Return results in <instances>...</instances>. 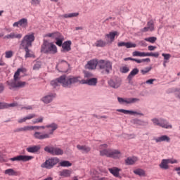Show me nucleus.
<instances>
[{
    "label": "nucleus",
    "mask_w": 180,
    "mask_h": 180,
    "mask_svg": "<svg viewBox=\"0 0 180 180\" xmlns=\"http://www.w3.org/2000/svg\"><path fill=\"white\" fill-rule=\"evenodd\" d=\"M33 127L36 130H40V129L45 130L44 132L35 131L33 134L34 139L37 140H46V139H51L54 131L58 129V125L56 123H52L46 126H33Z\"/></svg>",
    "instance_id": "nucleus-1"
},
{
    "label": "nucleus",
    "mask_w": 180,
    "mask_h": 180,
    "mask_svg": "<svg viewBox=\"0 0 180 180\" xmlns=\"http://www.w3.org/2000/svg\"><path fill=\"white\" fill-rule=\"evenodd\" d=\"M98 150L101 157H107L108 158H113L114 160L122 158V152L120 150L108 148V144L106 143L100 145Z\"/></svg>",
    "instance_id": "nucleus-2"
},
{
    "label": "nucleus",
    "mask_w": 180,
    "mask_h": 180,
    "mask_svg": "<svg viewBox=\"0 0 180 180\" xmlns=\"http://www.w3.org/2000/svg\"><path fill=\"white\" fill-rule=\"evenodd\" d=\"M71 78H73V76H60L56 80H52L51 85L53 86V88H56V86H60V84L65 88H71V85L74 84V83L71 82Z\"/></svg>",
    "instance_id": "nucleus-3"
},
{
    "label": "nucleus",
    "mask_w": 180,
    "mask_h": 180,
    "mask_svg": "<svg viewBox=\"0 0 180 180\" xmlns=\"http://www.w3.org/2000/svg\"><path fill=\"white\" fill-rule=\"evenodd\" d=\"M70 82L73 84H81L82 85H89L90 86H96L98 84V78L91 77L87 79H82L80 76H73V77L70 78Z\"/></svg>",
    "instance_id": "nucleus-4"
},
{
    "label": "nucleus",
    "mask_w": 180,
    "mask_h": 180,
    "mask_svg": "<svg viewBox=\"0 0 180 180\" xmlns=\"http://www.w3.org/2000/svg\"><path fill=\"white\" fill-rule=\"evenodd\" d=\"M57 46L53 42L44 41V43L41 46V53H44V54H57Z\"/></svg>",
    "instance_id": "nucleus-5"
},
{
    "label": "nucleus",
    "mask_w": 180,
    "mask_h": 180,
    "mask_svg": "<svg viewBox=\"0 0 180 180\" xmlns=\"http://www.w3.org/2000/svg\"><path fill=\"white\" fill-rule=\"evenodd\" d=\"M33 41H34V34L32 33L25 35L20 44V49L24 50L25 49H29V47H32Z\"/></svg>",
    "instance_id": "nucleus-6"
},
{
    "label": "nucleus",
    "mask_w": 180,
    "mask_h": 180,
    "mask_svg": "<svg viewBox=\"0 0 180 180\" xmlns=\"http://www.w3.org/2000/svg\"><path fill=\"white\" fill-rule=\"evenodd\" d=\"M98 67L100 70H103L106 74H109L112 71V62L106 60H100L98 61Z\"/></svg>",
    "instance_id": "nucleus-7"
},
{
    "label": "nucleus",
    "mask_w": 180,
    "mask_h": 180,
    "mask_svg": "<svg viewBox=\"0 0 180 180\" xmlns=\"http://www.w3.org/2000/svg\"><path fill=\"white\" fill-rule=\"evenodd\" d=\"M60 162V159L58 158H53L46 160L44 163L41 164V168H46V169H51L54 165Z\"/></svg>",
    "instance_id": "nucleus-8"
},
{
    "label": "nucleus",
    "mask_w": 180,
    "mask_h": 180,
    "mask_svg": "<svg viewBox=\"0 0 180 180\" xmlns=\"http://www.w3.org/2000/svg\"><path fill=\"white\" fill-rule=\"evenodd\" d=\"M44 151L49 153L51 155H63L64 150L60 148L48 146L44 148Z\"/></svg>",
    "instance_id": "nucleus-9"
},
{
    "label": "nucleus",
    "mask_w": 180,
    "mask_h": 180,
    "mask_svg": "<svg viewBox=\"0 0 180 180\" xmlns=\"http://www.w3.org/2000/svg\"><path fill=\"white\" fill-rule=\"evenodd\" d=\"M152 122L155 126H159L160 127H162L163 129H172V125L169 124L167 120L164 119H152Z\"/></svg>",
    "instance_id": "nucleus-10"
},
{
    "label": "nucleus",
    "mask_w": 180,
    "mask_h": 180,
    "mask_svg": "<svg viewBox=\"0 0 180 180\" xmlns=\"http://www.w3.org/2000/svg\"><path fill=\"white\" fill-rule=\"evenodd\" d=\"M178 160L175 159H163L161 163L159 165L160 168L162 169H168L169 166L168 164H177Z\"/></svg>",
    "instance_id": "nucleus-11"
},
{
    "label": "nucleus",
    "mask_w": 180,
    "mask_h": 180,
    "mask_svg": "<svg viewBox=\"0 0 180 180\" xmlns=\"http://www.w3.org/2000/svg\"><path fill=\"white\" fill-rule=\"evenodd\" d=\"M7 82V85L9 86V89H15V88H23L26 85V82Z\"/></svg>",
    "instance_id": "nucleus-12"
},
{
    "label": "nucleus",
    "mask_w": 180,
    "mask_h": 180,
    "mask_svg": "<svg viewBox=\"0 0 180 180\" xmlns=\"http://www.w3.org/2000/svg\"><path fill=\"white\" fill-rule=\"evenodd\" d=\"M33 156L20 155L14 158H10V161H23V162H26L27 161L33 160Z\"/></svg>",
    "instance_id": "nucleus-13"
},
{
    "label": "nucleus",
    "mask_w": 180,
    "mask_h": 180,
    "mask_svg": "<svg viewBox=\"0 0 180 180\" xmlns=\"http://www.w3.org/2000/svg\"><path fill=\"white\" fill-rule=\"evenodd\" d=\"M117 101L119 103H127V104H130V103H136V102H139L140 99L136 98H123L118 97Z\"/></svg>",
    "instance_id": "nucleus-14"
},
{
    "label": "nucleus",
    "mask_w": 180,
    "mask_h": 180,
    "mask_svg": "<svg viewBox=\"0 0 180 180\" xmlns=\"http://www.w3.org/2000/svg\"><path fill=\"white\" fill-rule=\"evenodd\" d=\"M60 68L62 72H68V68H70V64L65 60H61L58 63L57 66Z\"/></svg>",
    "instance_id": "nucleus-15"
},
{
    "label": "nucleus",
    "mask_w": 180,
    "mask_h": 180,
    "mask_svg": "<svg viewBox=\"0 0 180 180\" xmlns=\"http://www.w3.org/2000/svg\"><path fill=\"white\" fill-rule=\"evenodd\" d=\"M108 84L111 88H114L115 89H117L122 84V82L120 81V79L116 78V79H110L108 82Z\"/></svg>",
    "instance_id": "nucleus-16"
},
{
    "label": "nucleus",
    "mask_w": 180,
    "mask_h": 180,
    "mask_svg": "<svg viewBox=\"0 0 180 180\" xmlns=\"http://www.w3.org/2000/svg\"><path fill=\"white\" fill-rule=\"evenodd\" d=\"M108 171L115 178H120V171H122V169H120L119 167H113L111 168H108Z\"/></svg>",
    "instance_id": "nucleus-17"
},
{
    "label": "nucleus",
    "mask_w": 180,
    "mask_h": 180,
    "mask_svg": "<svg viewBox=\"0 0 180 180\" xmlns=\"http://www.w3.org/2000/svg\"><path fill=\"white\" fill-rule=\"evenodd\" d=\"M135 61V63H137V64H141V63H150L151 60L149 58H145V59H136L132 58H124V61Z\"/></svg>",
    "instance_id": "nucleus-18"
},
{
    "label": "nucleus",
    "mask_w": 180,
    "mask_h": 180,
    "mask_svg": "<svg viewBox=\"0 0 180 180\" xmlns=\"http://www.w3.org/2000/svg\"><path fill=\"white\" fill-rule=\"evenodd\" d=\"M13 26V27H19V26H20L21 27H27V19L22 18L18 22H14Z\"/></svg>",
    "instance_id": "nucleus-19"
},
{
    "label": "nucleus",
    "mask_w": 180,
    "mask_h": 180,
    "mask_svg": "<svg viewBox=\"0 0 180 180\" xmlns=\"http://www.w3.org/2000/svg\"><path fill=\"white\" fill-rule=\"evenodd\" d=\"M71 41H66L62 44V53H68L71 51Z\"/></svg>",
    "instance_id": "nucleus-20"
},
{
    "label": "nucleus",
    "mask_w": 180,
    "mask_h": 180,
    "mask_svg": "<svg viewBox=\"0 0 180 180\" xmlns=\"http://www.w3.org/2000/svg\"><path fill=\"white\" fill-rule=\"evenodd\" d=\"M118 47H126L127 49H134L137 47V45L136 44H133L131 42H118L117 43Z\"/></svg>",
    "instance_id": "nucleus-21"
},
{
    "label": "nucleus",
    "mask_w": 180,
    "mask_h": 180,
    "mask_svg": "<svg viewBox=\"0 0 180 180\" xmlns=\"http://www.w3.org/2000/svg\"><path fill=\"white\" fill-rule=\"evenodd\" d=\"M98 63L99 62L96 60H91L87 63L86 68H87V70H95L98 65Z\"/></svg>",
    "instance_id": "nucleus-22"
},
{
    "label": "nucleus",
    "mask_w": 180,
    "mask_h": 180,
    "mask_svg": "<svg viewBox=\"0 0 180 180\" xmlns=\"http://www.w3.org/2000/svg\"><path fill=\"white\" fill-rule=\"evenodd\" d=\"M54 98H56V94H49V95L43 97L41 98V101H42V102H44V103H46L47 105V104L50 103L51 102H52L53 99H54Z\"/></svg>",
    "instance_id": "nucleus-23"
},
{
    "label": "nucleus",
    "mask_w": 180,
    "mask_h": 180,
    "mask_svg": "<svg viewBox=\"0 0 180 180\" xmlns=\"http://www.w3.org/2000/svg\"><path fill=\"white\" fill-rule=\"evenodd\" d=\"M141 32H154V21L150 20L147 22V27L141 30Z\"/></svg>",
    "instance_id": "nucleus-24"
},
{
    "label": "nucleus",
    "mask_w": 180,
    "mask_h": 180,
    "mask_svg": "<svg viewBox=\"0 0 180 180\" xmlns=\"http://www.w3.org/2000/svg\"><path fill=\"white\" fill-rule=\"evenodd\" d=\"M34 130L33 126H25L23 127L17 128L14 130V133H20L21 131H30Z\"/></svg>",
    "instance_id": "nucleus-25"
},
{
    "label": "nucleus",
    "mask_w": 180,
    "mask_h": 180,
    "mask_svg": "<svg viewBox=\"0 0 180 180\" xmlns=\"http://www.w3.org/2000/svg\"><path fill=\"white\" fill-rule=\"evenodd\" d=\"M22 34H19V33H17V32H11L7 35H6L4 37V39H18L20 40V39L21 37H22Z\"/></svg>",
    "instance_id": "nucleus-26"
},
{
    "label": "nucleus",
    "mask_w": 180,
    "mask_h": 180,
    "mask_svg": "<svg viewBox=\"0 0 180 180\" xmlns=\"http://www.w3.org/2000/svg\"><path fill=\"white\" fill-rule=\"evenodd\" d=\"M139 161V158L136 156L134 157H129L125 160V164L127 165H134Z\"/></svg>",
    "instance_id": "nucleus-27"
},
{
    "label": "nucleus",
    "mask_w": 180,
    "mask_h": 180,
    "mask_svg": "<svg viewBox=\"0 0 180 180\" xmlns=\"http://www.w3.org/2000/svg\"><path fill=\"white\" fill-rule=\"evenodd\" d=\"M77 148L81 151L83 154H88L91 151V148L86 146L77 145Z\"/></svg>",
    "instance_id": "nucleus-28"
},
{
    "label": "nucleus",
    "mask_w": 180,
    "mask_h": 180,
    "mask_svg": "<svg viewBox=\"0 0 180 180\" xmlns=\"http://www.w3.org/2000/svg\"><path fill=\"white\" fill-rule=\"evenodd\" d=\"M116 36H118L117 31L111 32L109 34H105V39H108L110 43H112V41H115V37H116Z\"/></svg>",
    "instance_id": "nucleus-29"
},
{
    "label": "nucleus",
    "mask_w": 180,
    "mask_h": 180,
    "mask_svg": "<svg viewBox=\"0 0 180 180\" xmlns=\"http://www.w3.org/2000/svg\"><path fill=\"white\" fill-rule=\"evenodd\" d=\"M34 117H36L35 114H30L26 117H24L23 118L19 119L18 120V123H25V122H27V120H31V119H34Z\"/></svg>",
    "instance_id": "nucleus-30"
},
{
    "label": "nucleus",
    "mask_w": 180,
    "mask_h": 180,
    "mask_svg": "<svg viewBox=\"0 0 180 180\" xmlns=\"http://www.w3.org/2000/svg\"><path fill=\"white\" fill-rule=\"evenodd\" d=\"M155 141H156V143H161L162 141H166L167 143H169V141H171V139L168 137V136L167 135H163L162 136L155 139Z\"/></svg>",
    "instance_id": "nucleus-31"
},
{
    "label": "nucleus",
    "mask_w": 180,
    "mask_h": 180,
    "mask_svg": "<svg viewBox=\"0 0 180 180\" xmlns=\"http://www.w3.org/2000/svg\"><path fill=\"white\" fill-rule=\"evenodd\" d=\"M117 112H120L121 113H124V115H141V113L136 111L127 110L124 109H118L117 110Z\"/></svg>",
    "instance_id": "nucleus-32"
},
{
    "label": "nucleus",
    "mask_w": 180,
    "mask_h": 180,
    "mask_svg": "<svg viewBox=\"0 0 180 180\" xmlns=\"http://www.w3.org/2000/svg\"><path fill=\"white\" fill-rule=\"evenodd\" d=\"M60 176H63L64 178H68V176H71V170L70 169H63L59 172Z\"/></svg>",
    "instance_id": "nucleus-33"
},
{
    "label": "nucleus",
    "mask_w": 180,
    "mask_h": 180,
    "mask_svg": "<svg viewBox=\"0 0 180 180\" xmlns=\"http://www.w3.org/2000/svg\"><path fill=\"white\" fill-rule=\"evenodd\" d=\"M39 150H40V146L39 145L30 146L27 148V151L28 153H37V151H39Z\"/></svg>",
    "instance_id": "nucleus-34"
},
{
    "label": "nucleus",
    "mask_w": 180,
    "mask_h": 180,
    "mask_svg": "<svg viewBox=\"0 0 180 180\" xmlns=\"http://www.w3.org/2000/svg\"><path fill=\"white\" fill-rule=\"evenodd\" d=\"M26 71L25 68H19L14 74V81H17L19 79V77L20 76V72H25Z\"/></svg>",
    "instance_id": "nucleus-35"
},
{
    "label": "nucleus",
    "mask_w": 180,
    "mask_h": 180,
    "mask_svg": "<svg viewBox=\"0 0 180 180\" xmlns=\"http://www.w3.org/2000/svg\"><path fill=\"white\" fill-rule=\"evenodd\" d=\"M139 70L137 68L133 69L127 77V79H129V81H131V79H133V77L139 74Z\"/></svg>",
    "instance_id": "nucleus-36"
},
{
    "label": "nucleus",
    "mask_w": 180,
    "mask_h": 180,
    "mask_svg": "<svg viewBox=\"0 0 180 180\" xmlns=\"http://www.w3.org/2000/svg\"><path fill=\"white\" fill-rule=\"evenodd\" d=\"M93 46L96 47H105L106 46V42L102 39L97 40Z\"/></svg>",
    "instance_id": "nucleus-37"
},
{
    "label": "nucleus",
    "mask_w": 180,
    "mask_h": 180,
    "mask_svg": "<svg viewBox=\"0 0 180 180\" xmlns=\"http://www.w3.org/2000/svg\"><path fill=\"white\" fill-rule=\"evenodd\" d=\"M134 174H135V175H139V176H146V172L142 169H134Z\"/></svg>",
    "instance_id": "nucleus-38"
},
{
    "label": "nucleus",
    "mask_w": 180,
    "mask_h": 180,
    "mask_svg": "<svg viewBox=\"0 0 180 180\" xmlns=\"http://www.w3.org/2000/svg\"><path fill=\"white\" fill-rule=\"evenodd\" d=\"M133 57H146V52L135 51L132 53Z\"/></svg>",
    "instance_id": "nucleus-39"
},
{
    "label": "nucleus",
    "mask_w": 180,
    "mask_h": 180,
    "mask_svg": "<svg viewBox=\"0 0 180 180\" xmlns=\"http://www.w3.org/2000/svg\"><path fill=\"white\" fill-rule=\"evenodd\" d=\"M160 56V53L158 52L153 53V52H145V57H155L158 58Z\"/></svg>",
    "instance_id": "nucleus-40"
},
{
    "label": "nucleus",
    "mask_w": 180,
    "mask_h": 180,
    "mask_svg": "<svg viewBox=\"0 0 180 180\" xmlns=\"http://www.w3.org/2000/svg\"><path fill=\"white\" fill-rule=\"evenodd\" d=\"M60 167H71L72 163L70 162L68 160H63L59 163Z\"/></svg>",
    "instance_id": "nucleus-41"
},
{
    "label": "nucleus",
    "mask_w": 180,
    "mask_h": 180,
    "mask_svg": "<svg viewBox=\"0 0 180 180\" xmlns=\"http://www.w3.org/2000/svg\"><path fill=\"white\" fill-rule=\"evenodd\" d=\"M4 174L6 175H9L10 176H12L16 174V172H15L13 169H7L5 170Z\"/></svg>",
    "instance_id": "nucleus-42"
},
{
    "label": "nucleus",
    "mask_w": 180,
    "mask_h": 180,
    "mask_svg": "<svg viewBox=\"0 0 180 180\" xmlns=\"http://www.w3.org/2000/svg\"><path fill=\"white\" fill-rule=\"evenodd\" d=\"M24 50L25 51V58H29L30 57H33V56H34L33 53H32V51H30L29 49V48H27V49H25Z\"/></svg>",
    "instance_id": "nucleus-43"
},
{
    "label": "nucleus",
    "mask_w": 180,
    "mask_h": 180,
    "mask_svg": "<svg viewBox=\"0 0 180 180\" xmlns=\"http://www.w3.org/2000/svg\"><path fill=\"white\" fill-rule=\"evenodd\" d=\"M120 71L122 74H127V72H129V71H130V68H129L127 65L122 66V68H120Z\"/></svg>",
    "instance_id": "nucleus-44"
},
{
    "label": "nucleus",
    "mask_w": 180,
    "mask_h": 180,
    "mask_svg": "<svg viewBox=\"0 0 180 180\" xmlns=\"http://www.w3.org/2000/svg\"><path fill=\"white\" fill-rule=\"evenodd\" d=\"M145 41H148L149 43H155V41H157V37H148V38H145L144 39Z\"/></svg>",
    "instance_id": "nucleus-45"
},
{
    "label": "nucleus",
    "mask_w": 180,
    "mask_h": 180,
    "mask_svg": "<svg viewBox=\"0 0 180 180\" xmlns=\"http://www.w3.org/2000/svg\"><path fill=\"white\" fill-rule=\"evenodd\" d=\"M79 15V13H72L69 14H65L64 18H77V16H78Z\"/></svg>",
    "instance_id": "nucleus-46"
},
{
    "label": "nucleus",
    "mask_w": 180,
    "mask_h": 180,
    "mask_svg": "<svg viewBox=\"0 0 180 180\" xmlns=\"http://www.w3.org/2000/svg\"><path fill=\"white\" fill-rule=\"evenodd\" d=\"M62 37H64V36H63V34H61L60 32H53V39H55V40H58V39H61Z\"/></svg>",
    "instance_id": "nucleus-47"
},
{
    "label": "nucleus",
    "mask_w": 180,
    "mask_h": 180,
    "mask_svg": "<svg viewBox=\"0 0 180 180\" xmlns=\"http://www.w3.org/2000/svg\"><path fill=\"white\" fill-rule=\"evenodd\" d=\"M151 70H152L151 67L145 68L144 69L141 70V72L143 75H146V74H148V72H150Z\"/></svg>",
    "instance_id": "nucleus-48"
},
{
    "label": "nucleus",
    "mask_w": 180,
    "mask_h": 180,
    "mask_svg": "<svg viewBox=\"0 0 180 180\" xmlns=\"http://www.w3.org/2000/svg\"><path fill=\"white\" fill-rule=\"evenodd\" d=\"M63 41H64V37H62V38H59L58 39H56V44L59 47H61L63 46Z\"/></svg>",
    "instance_id": "nucleus-49"
},
{
    "label": "nucleus",
    "mask_w": 180,
    "mask_h": 180,
    "mask_svg": "<svg viewBox=\"0 0 180 180\" xmlns=\"http://www.w3.org/2000/svg\"><path fill=\"white\" fill-rule=\"evenodd\" d=\"M41 68V63L36 62V63L33 66V70L37 71V70H40Z\"/></svg>",
    "instance_id": "nucleus-50"
},
{
    "label": "nucleus",
    "mask_w": 180,
    "mask_h": 180,
    "mask_svg": "<svg viewBox=\"0 0 180 180\" xmlns=\"http://www.w3.org/2000/svg\"><path fill=\"white\" fill-rule=\"evenodd\" d=\"M40 2H41V0H31L30 4L33 6H37V5H40Z\"/></svg>",
    "instance_id": "nucleus-51"
},
{
    "label": "nucleus",
    "mask_w": 180,
    "mask_h": 180,
    "mask_svg": "<svg viewBox=\"0 0 180 180\" xmlns=\"http://www.w3.org/2000/svg\"><path fill=\"white\" fill-rule=\"evenodd\" d=\"M94 77V75L89 72H84V78H86V79H89Z\"/></svg>",
    "instance_id": "nucleus-52"
},
{
    "label": "nucleus",
    "mask_w": 180,
    "mask_h": 180,
    "mask_svg": "<svg viewBox=\"0 0 180 180\" xmlns=\"http://www.w3.org/2000/svg\"><path fill=\"white\" fill-rule=\"evenodd\" d=\"M44 117H41L35 120L32 121L33 124H37V123H43Z\"/></svg>",
    "instance_id": "nucleus-53"
},
{
    "label": "nucleus",
    "mask_w": 180,
    "mask_h": 180,
    "mask_svg": "<svg viewBox=\"0 0 180 180\" xmlns=\"http://www.w3.org/2000/svg\"><path fill=\"white\" fill-rule=\"evenodd\" d=\"M13 56V51H8L6 52V58H11Z\"/></svg>",
    "instance_id": "nucleus-54"
},
{
    "label": "nucleus",
    "mask_w": 180,
    "mask_h": 180,
    "mask_svg": "<svg viewBox=\"0 0 180 180\" xmlns=\"http://www.w3.org/2000/svg\"><path fill=\"white\" fill-rule=\"evenodd\" d=\"M1 109H8V103L0 102V110Z\"/></svg>",
    "instance_id": "nucleus-55"
},
{
    "label": "nucleus",
    "mask_w": 180,
    "mask_h": 180,
    "mask_svg": "<svg viewBox=\"0 0 180 180\" xmlns=\"http://www.w3.org/2000/svg\"><path fill=\"white\" fill-rule=\"evenodd\" d=\"M162 57H164V60H169L171 58V54L169 53H162Z\"/></svg>",
    "instance_id": "nucleus-56"
},
{
    "label": "nucleus",
    "mask_w": 180,
    "mask_h": 180,
    "mask_svg": "<svg viewBox=\"0 0 180 180\" xmlns=\"http://www.w3.org/2000/svg\"><path fill=\"white\" fill-rule=\"evenodd\" d=\"M155 81V79H150L146 82V84H148L149 85H153V84H154Z\"/></svg>",
    "instance_id": "nucleus-57"
},
{
    "label": "nucleus",
    "mask_w": 180,
    "mask_h": 180,
    "mask_svg": "<svg viewBox=\"0 0 180 180\" xmlns=\"http://www.w3.org/2000/svg\"><path fill=\"white\" fill-rule=\"evenodd\" d=\"M155 49H157V46H152V45H150L148 46V50L149 51H154V50H155Z\"/></svg>",
    "instance_id": "nucleus-58"
},
{
    "label": "nucleus",
    "mask_w": 180,
    "mask_h": 180,
    "mask_svg": "<svg viewBox=\"0 0 180 180\" xmlns=\"http://www.w3.org/2000/svg\"><path fill=\"white\" fill-rule=\"evenodd\" d=\"M4 91H5V86L4 85V84L0 83V94H2Z\"/></svg>",
    "instance_id": "nucleus-59"
},
{
    "label": "nucleus",
    "mask_w": 180,
    "mask_h": 180,
    "mask_svg": "<svg viewBox=\"0 0 180 180\" xmlns=\"http://www.w3.org/2000/svg\"><path fill=\"white\" fill-rule=\"evenodd\" d=\"M15 106H18L17 103H11V104H8V108H15Z\"/></svg>",
    "instance_id": "nucleus-60"
},
{
    "label": "nucleus",
    "mask_w": 180,
    "mask_h": 180,
    "mask_svg": "<svg viewBox=\"0 0 180 180\" xmlns=\"http://www.w3.org/2000/svg\"><path fill=\"white\" fill-rule=\"evenodd\" d=\"M22 109H26L27 110H32V109H33V107L32 105H28L27 107H22Z\"/></svg>",
    "instance_id": "nucleus-61"
},
{
    "label": "nucleus",
    "mask_w": 180,
    "mask_h": 180,
    "mask_svg": "<svg viewBox=\"0 0 180 180\" xmlns=\"http://www.w3.org/2000/svg\"><path fill=\"white\" fill-rule=\"evenodd\" d=\"M53 36H54V32L53 33L46 34L45 35V37H52V39H53Z\"/></svg>",
    "instance_id": "nucleus-62"
},
{
    "label": "nucleus",
    "mask_w": 180,
    "mask_h": 180,
    "mask_svg": "<svg viewBox=\"0 0 180 180\" xmlns=\"http://www.w3.org/2000/svg\"><path fill=\"white\" fill-rule=\"evenodd\" d=\"M84 30V27H75V30Z\"/></svg>",
    "instance_id": "nucleus-63"
},
{
    "label": "nucleus",
    "mask_w": 180,
    "mask_h": 180,
    "mask_svg": "<svg viewBox=\"0 0 180 180\" xmlns=\"http://www.w3.org/2000/svg\"><path fill=\"white\" fill-rule=\"evenodd\" d=\"M44 180H53V177L49 176V177H46V179H44Z\"/></svg>",
    "instance_id": "nucleus-64"
}]
</instances>
